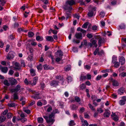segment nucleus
Here are the masks:
<instances>
[{
	"label": "nucleus",
	"mask_w": 126,
	"mask_h": 126,
	"mask_svg": "<svg viewBox=\"0 0 126 126\" xmlns=\"http://www.w3.org/2000/svg\"><path fill=\"white\" fill-rule=\"evenodd\" d=\"M59 113V111L57 109H56L53 110L48 117L47 116H43V117L46 119L47 123L49 124L52 125L55 121L54 118L55 114Z\"/></svg>",
	"instance_id": "obj_1"
},
{
	"label": "nucleus",
	"mask_w": 126,
	"mask_h": 126,
	"mask_svg": "<svg viewBox=\"0 0 126 126\" xmlns=\"http://www.w3.org/2000/svg\"><path fill=\"white\" fill-rule=\"evenodd\" d=\"M8 79L12 85H16L17 83V82L16 79L12 77L9 78Z\"/></svg>",
	"instance_id": "obj_2"
},
{
	"label": "nucleus",
	"mask_w": 126,
	"mask_h": 126,
	"mask_svg": "<svg viewBox=\"0 0 126 126\" xmlns=\"http://www.w3.org/2000/svg\"><path fill=\"white\" fill-rule=\"evenodd\" d=\"M96 39H98V44L99 47L101 46V44L105 42L104 39V38H101L100 36H98Z\"/></svg>",
	"instance_id": "obj_3"
},
{
	"label": "nucleus",
	"mask_w": 126,
	"mask_h": 126,
	"mask_svg": "<svg viewBox=\"0 0 126 126\" xmlns=\"http://www.w3.org/2000/svg\"><path fill=\"white\" fill-rule=\"evenodd\" d=\"M89 12L88 13V15L89 17H92L93 15L94 12L96 11L95 8H91L89 10Z\"/></svg>",
	"instance_id": "obj_4"
},
{
	"label": "nucleus",
	"mask_w": 126,
	"mask_h": 126,
	"mask_svg": "<svg viewBox=\"0 0 126 126\" xmlns=\"http://www.w3.org/2000/svg\"><path fill=\"white\" fill-rule=\"evenodd\" d=\"M15 54V53L13 51L10 52L7 57V59H13L14 56Z\"/></svg>",
	"instance_id": "obj_5"
},
{
	"label": "nucleus",
	"mask_w": 126,
	"mask_h": 126,
	"mask_svg": "<svg viewBox=\"0 0 126 126\" xmlns=\"http://www.w3.org/2000/svg\"><path fill=\"white\" fill-rule=\"evenodd\" d=\"M20 86L19 85H17L15 88L12 89L11 91L12 92L16 93L20 90Z\"/></svg>",
	"instance_id": "obj_6"
},
{
	"label": "nucleus",
	"mask_w": 126,
	"mask_h": 126,
	"mask_svg": "<svg viewBox=\"0 0 126 126\" xmlns=\"http://www.w3.org/2000/svg\"><path fill=\"white\" fill-rule=\"evenodd\" d=\"M110 81L112 82V85L114 86L117 87L119 86V83L118 82L115 80H114L113 79L111 78Z\"/></svg>",
	"instance_id": "obj_7"
},
{
	"label": "nucleus",
	"mask_w": 126,
	"mask_h": 126,
	"mask_svg": "<svg viewBox=\"0 0 126 126\" xmlns=\"http://www.w3.org/2000/svg\"><path fill=\"white\" fill-rule=\"evenodd\" d=\"M75 36L77 39H82V34L80 32L76 33L75 35Z\"/></svg>",
	"instance_id": "obj_8"
},
{
	"label": "nucleus",
	"mask_w": 126,
	"mask_h": 126,
	"mask_svg": "<svg viewBox=\"0 0 126 126\" xmlns=\"http://www.w3.org/2000/svg\"><path fill=\"white\" fill-rule=\"evenodd\" d=\"M110 112L108 110H106L104 112L103 115L105 117H108L110 115Z\"/></svg>",
	"instance_id": "obj_9"
},
{
	"label": "nucleus",
	"mask_w": 126,
	"mask_h": 126,
	"mask_svg": "<svg viewBox=\"0 0 126 126\" xmlns=\"http://www.w3.org/2000/svg\"><path fill=\"white\" fill-rule=\"evenodd\" d=\"M59 82L58 81L54 80L51 82L50 85L51 86L54 87L55 86L58 85Z\"/></svg>",
	"instance_id": "obj_10"
},
{
	"label": "nucleus",
	"mask_w": 126,
	"mask_h": 126,
	"mask_svg": "<svg viewBox=\"0 0 126 126\" xmlns=\"http://www.w3.org/2000/svg\"><path fill=\"white\" fill-rule=\"evenodd\" d=\"M119 62L121 63L122 65L124 64L125 62V58L123 56L121 57L119 59Z\"/></svg>",
	"instance_id": "obj_11"
},
{
	"label": "nucleus",
	"mask_w": 126,
	"mask_h": 126,
	"mask_svg": "<svg viewBox=\"0 0 126 126\" xmlns=\"http://www.w3.org/2000/svg\"><path fill=\"white\" fill-rule=\"evenodd\" d=\"M38 77H35L33 78V83L32 84V86L35 85L36 83V82L38 80Z\"/></svg>",
	"instance_id": "obj_12"
},
{
	"label": "nucleus",
	"mask_w": 126,
	"mask_h": 126,
	"mask_svg": "<svg viewBox=\"0 0 126 126\" xmlns=\"http://www.w3.org/2000/svg\"><path fill=\"white\" fill-rule=\"evenodd\" d=\"M125 92V89L123 87H121L120 88L118 91V93L119 94H122Z\"/></svg>",
	"instance_id": "obj_13"
},
{
	"label": "nucleus",
	"mask_w": 126,
	"mask_h": 126,
	"mask_svg": "<svg viewBox=\"0 0 126 126\" xmlns=\"http://www.w3.org/2000/svg\"><path fill=\"white\" fill-rule=\"evenodd\" d=\"M91 42L93 45H94L95 47H97V45L96 44L97 41L94 40V38L92 39L91 40Z\"/></svg>",
	"instance_id": "obj_14"
},
{
	"label": "nucleus",
	"mask_w": 126,
	"mask_h": 126,
	"mask_svg": "<svg viewBox=\"0 0 126 126\" xmlns=\"http://www.w3.org/2000/svg\"><path fill=\"white\" fill-rule=\"evenodd\" d=\"M6 116L1 115L0 116V123L6 120Z\"/></svg>",
	"instance_id": "obj_15"
},
{
	"label": "nucleus",
	"mask_w": 126,
	"mask_h": 126,
	"mask_svg": "<svg viewBox=\"0 0 126 126\" xmlns=\"http://www.w3.org/2000/svg\"><path fill=\"white\" fill-rule=\"evenodd\" d=\"M67 4H68L70 5L71 6L75 4V2L73 0L68 1L66 2Z\"/></svg>",
	"instance_id": "obj_16"
},
{
	"label": "nucleus",
	"mask_w": 126,
	"mask_h": 126,
	"mask_svg": "<svg viewBox=\"0 0 126 126\" xmlns=\"http://www.w3.org/2000/svg\"><path fill=\"white\" fill-rule=\"evenodd\" d=\"M71 109L72 110H76L78 108V106L74 104H72L70 105Z\"/></svg>",
	"instance_id": "obj_17"
},
{
	"label": "nucleus",
	"mask_w": 126,
	"mask_h": 126,
	"mask_svg": "<svg viewBox=\"0 0 126 126\" xmlns=\"http://www.w3.org/2000/svg\"><path fill=\"white\" fill-rule=\"evenodd\" d=\"M1 70L2 72L5 73L7 71L8 69L7 67H2L1 68Z\"/></svg>",
	"instance_id": "obj_18"
},
{
	"label": "nucleus",
	"mask_w": 126,
	"mask_h": 126,
	"mask_svg": "<svg viewBox=\"0 0 126 126\" xmlns=\"http://www.w3.org/2000/svg\"><path fill=\"white\" fill-rule=\"evenodd\" d=\"M46 39L48 41L52 42L54 41V39L52 36H47L46 37Z\"/></svg>",
	"instance_id": "obj_19"
},
{
	"label": "nucleus",
	"mask_w": 126,
	"mask_h": 126,
	"mask_svg": "<svg viewBox=\"0 0 126 126\" xmlns=\"http://www.w3.org/2000/svg\"><path fill=\"white\" fill-rule=\"evenodd\" d=\"M55 54L59 56L60 57L62 56L63 55V52L61 50L57 51L55 53Z\"/></svg>",
	"instance_id": "obj_20"
},
{
	"label": "nucleus",
	"mask_w": 126,
	"mask_h": 126,
	"mask_svg": "<svg viewBox=\"0 0 126 126\" xmlns=\"http://www.w3.org/2000/svg\"><path fill=\"white\" fill-rule=\"evenodd\" d=\"M79 87L80 90H83L86 88V86L85 84L83 83L80 85Z\"/></svg>",
	"instance_id": "obj_21"
},
{
	"label": "nucleus",
	"mask_w": 126,
	"mask_h": 126,
	"mask_svg": "<svg viewBox=\"0 0 126 126\" xmlns=\"http://www.w3.org/2000/svg\"><path fill=\"white\" fill-rule=\"evenodd\" d=\"M86 79V76H84L83 74H81L80 78V80L82 81L83 80H85Z\"/></svg>",
	"instance_id": "obj_22"
},
{
	"label": "nucleus",
	"mask_w": 126,
	"mask_h": 126,
	"mask_svg": "<svg viewBox=\"0 0 126 126\" xmlns=\"http://www.w3.org/2000/svg\"><path fill=\"white\" fill-rule=\"evenodd\" d=\"M15 67L14 68L16 69H18L20 68V66L19 63H15Z\"/></svg>",
	"instance_id": "obj_23"
},
{
	"label": "nucleus",
	"mask_w": 126,
	"mask_h": 126,
	"mask_svg": "<svg viewBox=\"0 0 126 126\" xmlns=\"http://www.w3.org/2000/svg\"><path fill=\"white\" fill-rule=\"evenodd\" d=\"M30 72L31 75L32 76H34L36 74L35 73V71L32 68L30 70Z\"/></svg>",
	"instance_id": "obj_24"
},
{
	"label": "nucleus",
	"mask_w": 126,
	"mask_h": 126,
	"mask_svg": "<svg viewBox=\"0 0 126 126\" xmlns=\"http://www.w3.org/2000/svg\"><path fill=\"white\" fill-rule=\"evenodd\" d=\"M36 39L37 41H41L43 40V38L42 37L37 36H36Z\"/></svg>",
	"instance_id": "obj_25"
},
{
	"label": "nucleus",
	"mask_w": 126,
	"mask_h": 126,
	"mask_svg": "<svg viewBox=\"0 0 126 126\" xmlns=\"http://www.w3.org/2000/svg\"><path fill=\"white\" fill-rule=\"evenodd\" d=\"M3 84L7 86H9L10 85V83L8 82V81L6 79H5L4 80L3 82Z\"/></svg>",
	"instance_id": "obj_26"
},
{
	"label": "nucleus",
	"mask_w": 126,
	"mask_h": 126,
	"mask_svg": "<svg viewBox=\"0 0 126 126\" xmlns=\"http://www.w3.org/2000/svg\"><path fill=\"white\" fill-rule=\"evenodd\" d=\"M72 8H64V10L65 11L66 13L68 14L69 13L71 12Z\"/></svg>",
	"instance_id": "obj_27"
},
{
	"label": "nucleus",
	"mask_w": 126,
	"mask_h": 126,
	"mask_svg": "<svg viewBox=\"0 0 126 126\" xmlns=\"http://www.w3.org/2000/svg\"><path fill=\"white\" fill-rule=\"evenodd\" d=\"M99 48H97L94 51V55H96L97 53H98V54L99 55L101 53L100 52H99Z\"/></svg>",
	"instance_id": "obj_28"
},
{
	"label": "nucleus",
	"mask_w": 126,
	"mask_h": 126,
	"mask_svg": "<svg viewBox=\"0 0 126 126\" xmlns=\"http://www.w3.org/2000/svg\"><path fill=\"white\" fill-rule=\"evenodd\" d=\"M43 119L42 117H38L37 118L38 122L39 123H42L43 122Z\"/></svg>",
	"instance_id": "obj_29"
},
{
	"label": "nucleus",
	"mask_w": 126,
	"mask_h": 126,
	"mask_svg": "<svg viewBox=\"0 0 126 126\" xmlns=\"http://www.w3.org/2000/svg\"><path fill=\"white\" fill-rule=\"evenodd\" d=\"M13 114L10 112H8L7 115V118L8 119L11 118L13 116Z\"/></svg>",
	"instance_id": "obj_30"
},
{
	"label": "nucleus",
	"mask_w": 126,
	"mask_h": 126,
	"mask_svg": "<svg viewBox=\"0 0 126 126\" xmlns=\"http://www.w3.org/2000/svg\"><path fill=\"white\" fill-rule=\"evenodd\" d=\"M89 23L88 22H87L84 24L82 26V27L84 28H86L89 24Z\"/></svg>",
	"instance_id": "obj_31"
},
{
	"label": "nucleus",
	"mask_w": 126,
	"mask_h": 126,
	"mask_svg": "<svg viewBox=\"0 0 126 126\" xmlns=\"http://www.w3.org/2000/svg\"><path fill=\"white\" fill-rule=\"evenodd\" d=\"M125 103V102L122 99L120 100L119 101V104L121 106L124 105Z\"/></svg>",
	"instance_id": "obj_32"
},
{
	"label": "nucleus",
	"mask_w": 126,
	"mask_h": 126,
	"mask_svg": "<svg viewBox=\"0 0 126 126\" xmlns=\"http://www.w3.org/2000/svg\"><path fill=\"white\" fill-rule=\"evenodd\" d=\"M34 35V33L32 32H29L28 33V35L29 37H33Z\"/></svg>",
	"instance_id": "obj_33"
},
{
	"label": "nucleus",
	"mask_w": 126,
	"mask_h": 126,
	"mask_svg": "<svg viewBox=\"0 0 126 126\" xmlns=\"http://www.w3.org/2000/svg\"><path fill=\"white\" fill-rule=\"evenodd\" d=\"M69 125L70 126H73L75 125V123L74 120H71L70 121Z\"/></svg>",
	"instance_id": "obj_34"
},
{
	"label": "nucleus",
	"mask_w": 126,
	"mask_h": 126,
	"mask_svg": "<svg viewBox=\"0 0 126 126\" xmlns=\"http://www.w3.org/2000/svg\"><path fill=\"white\" fill-rule=\"evenodd\" d=\"M97 111L98 113H100L102 112L103 111V110L101 108H98L97 109Z\"/></svg>",
	"instance_id": "obj_35"
},
{
	"label": "nucleus",
	"mask_w": 126,
	"mask_h": 126,
	"mask_svg": "<svg viewBox=\"0 0 126 126\" xmlns=\"http://www.w3.org/2000/svg\"><path fill=\"white\" fill-rule=\"evenodd\" d=\"M44 69L45 70L50 69V67L49 65H44Z\"/></svg>",
	"instance_id": "obj_36"
},
{
	"label": "nucleus",
	"mask_w": 126,
	"mask_h": 126,
	"mask_svg": "<svg viewBox=\"0 0 126 126\" xmlns=\"http://www.w3.org/2000/svg\"><path fill=\"white\" fill-rule=\"evenodd\" d=\"M33 55L31 54L30 55H29L28 56V60L31 61L33 59Z\"/></svg>",
	"instance_id": "obj_37"
},
{
	"label": "nucleus",
	"mask_w": 126,
	"mask_h": 126,
	"mask_svg": "<svg viewBox=\"0 0 126 126\" xmlns=\"http://www.w3.org/2000/svg\"><path fill=\"white\" fill-rule=\"evenodd\" d=\"M75 99L76 101L77 102H79L80 101V99L79 97L78 96L75 97Z\"/></svg>",
	"instance_id": "obj_38"
},
{
	"label": "nucleus",
	"mask_w": 126,
	"mask_h": 126,
	"mask_svg": "<svg viewBox=\"0 0 126 126\" xmlns=\"http://www.w3.org/2000/svg\"><path fill=\"white\" fill-rule=\"evenodd\" d=\"M37 67L38 70H41L42 69V64H40L38 65L37 66Z\"/></svg>",
	"instance_id": "obj_39"
},
{
	"label": "nucleus",
	"mask_w": 126,
	"mask_h": 126,
	"mask_svg": "<svg viewBox=\"0 0 126 126\" xmlns=\"http://www.w3.org/2000/svg\"><path fill=\"white\" fill-rule=\"evenodd\" d=\"M14 99L15 100L18 99V96H17V93H15L14 94Z\"/></svg>",
	"instance_id": "obj_40"
},
{
	"label": "nucleus",
	"mask_w": 126,
	"mask_h": 126,
	"mask_svg": "<svg viewBox=\"0 0 126 126\" xmlns=\"http://www.w3.org/2000/svg\"><path fill=\"white\" fill-rule=\"evenodd\" d=\"M8 106L10 107H13L16 106V104L14 103H11L8 104Z\"/></svg>",
	"instance_id": "obj_41"
},
{
	"label": "nucleus",
	"mask_w": 126,
	"mask_h": 126,
	"mask_svg": "<svg viewBox=\"0 0 126 126\" xmlns=\"http://www.w3.org/2000/svg\"><path fill=\"white\" fill-rule=\"evenodd\" d=\"M92 29L93 31H96L97 29V27L96 25L92 27Z\"/></svg>",
	"instance_id": "obj_42"
},
{
	"label": "nucleus",
	"mask_w": 126,
	"mask_h": 126,
	"mask_svg": "<svg viewBox=\"0 0 126 126\" xmlns=\"http://www.w3.org/2000/svg\"><path fill=\"white\" fill-rule=\"evenodd\" d=\"M119 28L121 29H125V25L124 24H122L119 26Z\"/></svg>",
	"instance_id": "obj_43"
},
{
	"label": "nucleus",
	"mask_w": 126,
	"mask_h": 126,
	"mask_svg": "<svg viewBox=\"0 0 126 126\" xmlns=\"http://www.w3.org/2000/svg\"><path fill=\"white\" fill-rule=\"evenodd\" d=\"M8 110H5L3 112L1 113V114L2 115V114L4 115H6L7 114V113L8 112Z\"/></svg>",
	"instance_id": "obj_44"
},
{
	"label": "nucleus",
	"mask_w": 126,
	"mask_h": 126,
	"mask_svg": "<svg viewBox=\"0 0 126 126\" xmlns=\"http://www.w3.org/2000/svg\"><path fill=\"white\" fill-rule=\"evenodd\" d=\"M84 117L85 118H87L89 119L90 118V117L89 115L86 113H84Z\"/></svg>",
	"instance_id": "obj_45"
},
{
	"label": "nucleus",
	"mask_w": 126,
	"mask_h": 126,
	"mask_svg": "<svg viewBox=\"0 0 126 126\" xmlns=\"http://www.w3.org/2000/svg\"><path fill=\"white\" fill-rule=\"evenodd\" d=\"M66 79L68 82H71L72 80V78L71 77H68L66 78Z\"/></svg>",
	"instance_id": "obj_46"
},
{
	"label": "nucleus",
	"mask_w": 126,
	"mask_h": 126,
	"mask_svg": "<svg viewBox=\"0 0 126 126\" xmlns=\"http://www.w3.org/2000/svg\"><path fill=\"white\" fill-rule=\"evenodd\" d=\"M105 13H104L103 11L101 12L100 13V15L101 17H103L105 15Z\"/></svg>",
	"instance_id": "obj_47"
},
{
	"label": "nucleus",
	"mask_w": 126,
	"mask_h": 126,
	"mask_svg": "<svg viewBox=\"0 0 126 126\" xmlns=\"http://www.w3.org/2000/svg\"><path fill=\"white\" fill-rule=\"evenodd\" d=\"M71 68L70 67V66H68L67 67H64V70L66 71H68L69 70H70L71 69Z\"/></svg>",
	"instance_id": "obj_48"
},
{
	"label": "nucleus",
	"mask_w": 126,
	"mask_h": 126,
	"mask_svg": "<svg viewBox=\"0 0 126 126\" xmlns=\"http://www.w3.org/2000/svg\"><path fill=\"white\" fill-rule=\"evenodd\" d=\"M120 65V63L118 62H117L114 64V66L115 67L117 68Z\"/></svg>",
	"instance_id": "obj_49"
},
{
	"label": "nucleus",
	"mask_w": 126,
	"mask_h": 126,
	"mask_svg": "<svg viewBox=\"0 0 126 126\" xmlns=\"http://www.w3.org/2000/svg\"><path fill=\"white\" fill-rule=\"evenodd\" d=\"M85 110V108L83 107H82L80 108L79 111V112L81 113L84 112Z\"/></svg>",
	"instance_id": "obj_50"
},
{
	"label": "nucleus",
	"mask_w": 126,
	"mask_h": 126,
	"mask_svg": "<svg viewBox=\"0 0 126 126\" xmlns=\"http://www.w3.org/2000/svg\"><path fill=\"white\" fill-rule=\"evenodd\" d=\"M73 42L74 43H80V41L79 40H76L75 39H74L73 40Z\"/></svg>",
	"instance_id": "obj_51"
},
{
	"label": "nucleus",
	"mask_w": 126,
	"mask_h": 126,
	"mask_svg": "<svg viewBox=\"0 0 126 126\" xmlns=\"http://www.w3.org/2000/svg\"><path fill=\"white\" fill-rule=\"evenodd\" d=\"M110 71H111V70L110 69H106L102 70L101 71L102 73H106L109 72Z\"/></svg>",
	"instance_id": "obj_52"
},
{
	"label": "nucleus",
	"mask_w": 126,
	"mask_h": 126,
	"mask_svg": "<svg viewBox=\"0 0 126 126\" xmlns=\"http://www.w3.org/2000/svg\"><path fill=\"white\" fill-rule=\"evenodd\" d=\"M32 97L34 99H41L39 96L35 95V96L33 95L32 96Z\"/></svg>",
	"instance_id": "obj_53"
},
{
	"label": "nucleus",
	"mask_w": 126,
	"mask_h": 126,
	"mask_svg": "<svg viewBox=\"0 0 126 126\" xmlns=\"http://www.w3.org/2000/svg\"><path fill=\"white\" fill-rule=\"evenodd\" d=\"M10 47V46L9 45H7L6 46V47L5 49V51L6 52H8L9 50V49Z\"/></svg>",
	"instance_id": "obj_54"
},
{
	"label": "nucleus",
	"mask_w": 126,
	"mask_h": 126,
	"mask_svg": "<svg viewBox=\"0 0 126 126\" xmlns=\"http://www.w3.org/2000/svg\"><path fill=\"white\" fill-rule=\"evenodd\" d=\"M52 110V107L50 106L47 109V111L48 112H50Z\"/></svg>",
	"instance_id": "obj_55"
},
{
	"label": "nucleus",
	"mask_w": 126,
	"mask_h": 126,
	"mask_svg": "<svg viewBox=\"0 0 126 126\" xmlns=\"http://www.w3.org/2000/svg\"><path fill=\"white\" fill-rule=\"evenodd\" d=\"M88 105L89 106V107L92 110H94L95 109V108L94 107L92 106L90 104H89Z\"/></svg>",
	"instance_id": "obj_56"
},
{
	"label": "nucleus",
	"mask_w": 126,
	"mask_h": 126,
	"mask_svg": "<svg viewBox=\"0 0 126 126\" xmlns=\"http://www.w3.org/2000/svg\"><path fill=\"white\" fill-rule=\"evenodd\" d=\"M0 1L1 2V5H3L5 3V0H0Z\"/></svg>",
	"instance_id": "obj_57"
},
{
	"label": "nucleus",
	"mask_w": 126,
	"mask_h": 126,
	"mask_svg": "<svg viewBox=\"0 0 126 126\" xmlns=\"http://www.w3.org/2000/svg\"><path fill=\"white\" fill-rule=\"evenodd\" d=\"M37 105L41 107L42 105V103L41 102L39 101L37 102Z\"/></svg>",
	"instance_id": "obj_58"
},
{
	"label": "nucleus",
	"mask_w": 126,
	"mask_h": 126,
	"mask_svg": "<svg viewBox=\"0 0 126 126\" xmlns=\"http://www.w3.org/2000/svg\"><path fill=\"white\" fill-rule=\"evenodd\" d=\"M87 37L89 39L93 37L92 35L91 34H88L87 35Z\"/></svg>",
	"instance_id": "obj_59"
},
{
	"label": "nucleus",
	"mask_w": 126,
	"mask_h": 126,
	"mask_svg": "<svg viewBox=\"0 0 126 126\" xmlns=\"http://www.w3.org/2000/svg\"><path fill=\"white\" fill-rule=\"evenodd\" d=\"M86 76V79H91V75L87 74Z\"/></svg>",
	"instance_id": "obj_60"
},
{
	"label": "nucleus",
	"mask_w": 126,
	"mask_h": 126,
	"mask_svg": "<svg viewBox=\"0 0 126 126\" xmlns=\"http://www.w3.org/2000/svg\"><path fill=\"white\" fill-rule=\"evenodd\" d=\"M24 111L28 114H29L30 113V110H25Z\"/></svg>",
	"instance_id": "obj_61"
},
{
	"label": "nucleus",
	"mask_w": 126,
	"mask_h": 126,
	"mask_svg": "<svg viewBox=\"0 0 126 126\" xmlns=\"http://www.w3.org/2000/svg\"><path fill=\"white\" fill-rule=\"evenodd\" d=\"M117 60V59L116 58H112V63H113L115 64L116 62H116Z\"/></svg>",
	"instance_id": "obj_62"
},
{
	"label": "nucleus",
	"mask_w": 126,
	"mask_h": 126,
	"mask_svg": "<svg viewBox=\"0 0 126 126\" xmlns=\"http://www.w3.org/2000/svg\"><path fill=\"white\" fill-rule=\"evenodd\" d=\"M102 77V76L101 75H98L96 77V79L97 80H99Z\"/></svg>",
	"instance_id": "obj_63"
},
{
	"label": "nucleus",
	"mask_w": 126,
	"mask_h": 126,
	"mask_svg": "<svg viewBox=\"0 0 126 126\" xmlns=\"http://www.w3.org/2000/svg\"><path fill=\"white\" fill-rule=\"evenodd\" d=\"M72 50L74 52H77L78 51L77 48L75 47L73 48Z\"/></svg>",
	"instance_id": "obj_64"
}]
</instances>
